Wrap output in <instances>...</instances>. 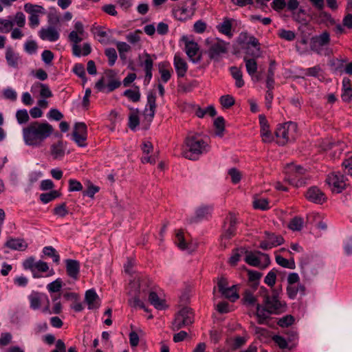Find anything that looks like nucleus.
<instances>
[{
  "label": "nucleus",
  "mask_w": 352,
  "mask_h": 352,
  "mask_svg": "<svg viewBox=\"0 0 352 352\" xmlns=\"http://www.w3.org/2000/svg\"><path fill=\"white\" fill-rule=\"evenodd\" d=\"M219 101L223 108L228 109L234 105L235 100L233 96L227 94L221 96Z\"/></svg>",
  "instance_id": "nucleus-52"
},
{
  "label": "nucleus",
  "mask_w": 352,
  "mask_h": 352,
  "mask_svg": "<svg viewBox=\"0 0 352 352\" xmlns=\"http://www.w3.org/2000/svg\"><path fill=\"white\" fill-rule=\"evenodd\" d=\"M278 35L283 39L288 41L294 40L296 34L292 30H287L285 29H280L278 30Z\"/></svg>",
  "instance_id": "nucleus-55"
},
{
  "label": "nucleus",
  "mask_w": 352,
  "mask_h": 352,
  "mask_svg": "<svg viewBox=\"0 0 352 352\" xmlns=\"http://www.w3.org/2000/svg\"><path fill=\"white\" fill-rule=\"evenodd\" d=\"M151 281L144 276H136L131 280L129 283V294L131 296L129 300V304L133 307H140L144 311H148L144 304L140 300V297L142 294H146L150 287Z\"/></svg>",
  "instance_id": "nucleus-3"
},
{
  "label": "nucleus",
  "mask_w": 352,
  "mask_h": 352,
  "mask_svg": "<svg viewBox=\"0 0 352 352\" xmlns=\"http://www.w3.org/2000/svg\"><path fill=\"white\" fill-rule=\"evenodd\" d=\"M16 118L19 124H25L29 121L30 117L26 109H19L16 112Z\"/></svg>",
  "instance_id": "nucleus-49"
},
{
  "label": "nucleus",
  "mask_w": 352,
  "mask_h": 352,
  "mask_svg": "<svg viewBox=\"0 0 352 352\" xmlns=\"http://www.w3.org/2000/svg\"><path fill=\"white\" fill-rule=\"evenodd\" d=\"M53 131L54 128L49 123L36 121L22 129L23 139L27 146L40 147Z\"/></svg>",
  "instance_id": "nucleus-2"
},
{
  "label": "nucleus",
  "mask_w": 352,
  "mask_h": 352,
  "mask_svg": "<svg viewBox=\"0 0 352 352\" xmlns=\"http://www.w3.org/2000/svg\"><path fill=\"white\" fill-rule=\"evenodd\" d=\"M62 287V281L60 278H57L54 281L47 285V289L50 292H57L60 291Z\"/></svg>",
  "instance_id": "nucleus-60"
},
{
  "label": "nucleus",
  "mask_w": 352,
  "mask_h": 352,
  "mask_svg": "<svg viewBox=\"0 0 352 352\" xmlns=\"http://www.w3.org/2000/svg\"><path fill=\"white\" fill-rule=\"evenodd\" d=\"M212 208L208 206H200L195 212L196 218L203 219L207 218L211 213Z\"/></svg>",
  "instance_id": "nucleus-47"
},
{
  "label": "nucleus",
  "mask_w": 352,
  "mask_h": 352,
  "mask_svg": "<svg viewBox=\"0 0 352 352\" xmlns=\"http://www.w3.org/2000/svg\"><path fill=\"white\" fill-rule=\"evenodd\" d=\"M87 36V34L85 32L83 24L80 21H76L74 24V30L69 33L68 38L72 44H78Z\"/></svg>",
  "instance_id": "nucleus-14"
},
{
  "label": "nucleus",
  "mask_w": 352,
  "mask_h": 352,
  "mask_svg": "<svg viewBox=\"0 0 352 352\" xmlns=\"http://www.w3.org/2000/svg\"><path fill=\"white\" fill-rule=\"evenodd\" d=\"M24 10L26 12L30 13V15L44 13V8L42 6L30 3L24 5Z\"/></svg>",
  "instance_id": "nucleus-44"
},
{
  "label": "nucleus",
  "mask_w": 352,
  "mask_h": 352,
  "mask_svg": "<svg viewBox=\"0 0 352 352\" xmlns=\"http://www.w3.org/2000/svg\"><path fill=\"white\" fill-rule=\"evenodd\" d=\"M181 41L184 45V51L190 60L193 63H199L201 60V54L197 43L191 36L187 35L182 36Z\"/></svg>",
  "instance_id": "nucleus-7"
},
{
  "label": "nucleus",
  "mask_w": 352,
  "mask_h": 352,
  "mask_svg": "<svg viewBox=\"0 0 352 352\" xmlns=\"http://www.w3.org/2000/svg\"><path fill=\"white\" fill-rule=\"evenodd\" d=\"M35 272H36L37 273L48 272L46 276H52L55 274L54 270L52 268L50 269L48 264L46 262L43 261L41 260L36 261Z\"/></svg>",
  "instance_id": "nucleus-35"
},
{
  "label": "nucleus",
  "mask_w": 352,
  "mask_h": 352,
  "mask_svg": "<svg viewBox=\"0 0 352 352\" xmlns=\"http://www.w3.org/2000/svg\"><path fill=\"white\" fill-rule=\"evenodd\" d=\"M276 261L279 265L285 268L294 270L296 267L295 262L293 259L288 260L280 255L276 256Z\"/></svg>",
  "instance_id": "nucleus-42"
},
{
  "label": "nucleus",
  "mask_w": 352,
  "mask_h": 352,
  "mask_svg": "<svg viewBox=\"0 0 352 352\" xmlns=\"http://www.w3.org/2000/svg\"><path fill=\"white\" fill-rule=\"evenodd\" d=\"M342 166L344 168L345 173L352 176V156L344 160L342 163Z\"/></svg>",
  "instance_id": "nucleus-64"
},
{
  "label": "nucleus",
  "mask_w": 352,
  "mask_h": 352,
  "mask_svg": "<svg viewBox=\"0 0 352 352\" xmlns=\"http://www.w3.org/2000/svg\"><path fill=\"white\" fill-rule=\"evenodd\" d=\"M6 246L14 250H25L28 248V244L23 239H10L6 243Z\"/></svg>",
  "instance_id": "nucleus-29"
},
{
  "label": "nucleus",
  "mask_w": 352,
  "mask_h": 352,
  "mask_svg": "<svg viewBox=\"0 0 352 352\" xmlns=\"http://www.w3.org/2000/svg\"><path fill=\"white\" fill-rule=\"evenodd\" d=\"M327 183L334 193L341 192L347 186L346 179L340 173H332L327 176Z\"/></svg>",
  "instance_id": "nucleus-10"
},
{
  "label": "nucleus",
  "mask_w": 352,
  "mask_h": 352,
  "mask_svg": "<svg viewBox=\"0 0 352 352\" xmlns=\"http://www.w3.org/2000/svg\"><path fill=\"white\" fill-rule=\"evenodd\" d=\"M159 72L160 74L161 80L166 83L171 77V72L170 69L166 68V63H161L159 65Z\"/></svg>",
  "instance_id": "nucleus-41"
},
{
  "label": "nucleus",
  "mask_w": 352,
  "mask_h": 352,
  "mask_svg": "<svg viewBox=\"0 0 352 352\" xmlns=\"http://www.w3.org/2000/svg\"><path fill=\"white\" fill-rule=\"evenodd\" d=\"M111 43L116 44L120 58L125 60L126 58V54L131 50V46L126 42L117 41L116 40H113Z\"/></svg>",
  "instance_id": "nucleus-32"
},
{
  "label": "nucleus",
  "mask_w": 352,
  "mask_h": 352,
  "mask_svg": "<svg viewBox=\"0 0 352 352\" xmlns=\"http://www.w3.org/2000/svg\"><path fill=\"white\" fill-rule=\"evenodd\" d=\"M36 261L33 256H30L23 261L22 265L24 270H30L34 278H41L43 276L35 272Z\"/></svg>",
  "instance_id": "nucleus-28"
},
{
  "label": "nucleus",
  "mask_w": 352,
  "mask_h": 352,
  "mask_svg": "<svg viewBox=\"0 0 352 352\" xmlns=\"http://www.w3.org/2000/svg\"><path fill=\"white\" fill-rule=\"evenodd\" d=\"M283 242L284 239L281 236L267 233L266 240L260 243V248L263 250H269L283 244Z\"/></svg>",
  "instance_id": "nucleus-18"
},
{
  "label": "nucleus",
  "mask_w": 352,
  "mask_h": 352,
  "mask_svg": "<svg viewBox=\"0 0 352 352\" xmlns=\"http://www.w3.org/2000/svg\"><path fill=\"white\" fill-rule=\"evenodd\" d=\"M305 197L309 201L316 204H322L327 199L325 194L316 186L310 187L306 192Z\"/></svg>",
  "instance_id": "nucleus-13"
},
{
  "label": "nucleus",
  "mask_w": 352,
  "mask_h": 352,
  "mask_svg": "<svg viewBox=\"0 0 352 352\" xmlns=\"http://www.w3.org/2000/svg\"><path fill=\"white\" fill-rule=\"evenodd\" d=\"M38 89L40 90V96L42 98H51L52 96V93L46 84L35 82L32 85L30 90L32 92H34Z\"/></svg>",
  "instance_id": "nucleus-27"
},
{
  "label": "nucleus",
  "mask_w": 352,
  "mask_h": 352,
  "mask_svg": "<svg viewBox=\"0 0 352 352\" xmlns=\"http://www.w3.org/2000/svg\"><path fill=\"white\" fill-rule=\"evenodd\" d=\"M303 226V219L300 217H295L292 219L289 228L293 231H299Z\"/></svg>",
  "instance_id": "nucleus-54"
},
{
  "label": "nucleus",
  "mask_w": 352,
  "mask_h": 352,
  "mask_svg": "<svg viewBox=\"0 0 352 352\" xmlns=\"http://www.w3.org/2000/svg\"><path fill=\"white\" fill-rule=\"evenodd\" d=\"M253 206L254 208L262 210H265L270 208L268 200L265 198H254Z\"/></svg>",
  "instance_id": "nucleus-45"
},
{
  "label": "nucleus",
  "mask_w": 352,
  "mask_h": 352,
  "mask_svg": "<svg viewBox=\"0 0 352 352\" xmlns=\"http://www.w3.org/2000/svg\"><path fill=\"white\" fill-rule=\"evenodd\" d=\"M230 69L232 76L235 80L236 87L238 88L243 87L245 82L243 79V74L241 69L236 67H231Z\"/></svg>",
  "instance_id": "nucleus-31"
},
{
  "label": "nucleus",
  "mask_w": 352,
  "mask_h": 352,
  "mask_svg": "<svg viewBox=\"0 0 352 352\" xmlns=\"http://www.w3.org/2000/svg\"><path fill=\"white\" fill-rule=\"evenodd\" d=\"M232 19L224 18L223 21L217 25V29L219 32L231 38L233 36L232 32Z\"/></svg>",
  "instance_id": "nucleus-25"
},
{
  "label": "nucleus",
  "mask_w": 352,
  "mask_h": 352,
  "mask_svg": "<svg viewBox=\"0 0 352 352\" xmlns=\"http://www.w3.org/2000/svg\"><path fill=\"white\" fill-rule=\"evenodd\" d=\"M294 322V318L291 315H287L283 318H281L278 322V324L281 327H287L293 324Z\"/></svg>",
  "instance_id": "nucleus-63"
},
{
  "label": "nucleus",
  "mask_w": 352,
  "mask_h": 352,
  "mask_svg": "<svg viewBox=\"0 0 352 352\" xmlns=\"http://www.w3.org/2000/svg\"><path fill=\"white\" fill-rule=\"evenodd\" d=\"M226 221H227L225 223V229L223 237L229 239L235 233L236 219L233 214H230Z\"/></svg>",
  "instance_id": "nucleus-22"
},
{
  "label": "nucleus",
  "mask_w": 352,
  "mask_h": 352,
  "mask_svg": "<svg viewBox=\"0 0 352 352\" xmlns=\"http://www.w3.org/2000/svg\"><path fill=\"white\" fill-rule=\"evenodd\" d=\"M208 144L197 135H189L185 140V149L183 155L190 160H197L200 155L209 151Z\"/></svg>",
  "instance_id": "nucleus-4"
},
{
  "label": "nucleus",
  "mask_w": 352,
  "mask_h": 352,
  "mask_svg": "<svg viewBox=\"0 0 352 352\" xmlns=\"http://www.w3.org/2000/svg\"><path fill=\"white\" fill-rule=\"evenodd\" d=\"M192 322L193 315L191 309L188 307H184L176 314L175 320L172 323V329L177 331L191 324Z\"/></svg>",
  "instance_id": "nucleus-8"
},
{
  "label": "nucleus",
  "mask_w": 352,
  "mask_h": 352,
  "mask_svg": "<svg viewBox=\"0 0 352 352\" xmlns=\"http://www.w3.org/2000/svg\"><path fill=\"white\" fill-rule=\"evenodd\" d=\"M329 41L330 35L327 32H324L314 38V43L315 46H325L329 43Z\"/></svg>",
  "instance_id": "nucleus-34"
},
{
  "label": "nucleus",
  "mask_w": 352,
  "mask_h": 352,
  "mask_svg": "<svg viewBox=\"0 0 352 352\" xmlns=\"http://www.w3.org/2000/svg\"><path fill=\"white\" fill-rule=\"evenodd\" d=\"M87 126L83 122L76 123L72 133V139L80 147L87 146Z\"/></svg>",
  "instance_id": "nucleus-11"
},
{
  "label": "nucleus",
  "mask_w": 352,
  "mask_h": 352,
  "mask_svg": "<svg viewBox=\"0 0 352 352\" xmlns=\"http://www.w3.org/2000/svg\"><path fill=\"white\" fill-rule=\"evenodd\" d=\"M66 148L65 144L58 141L50 146V155L53 160H60L65 155Z\"/></svg>",
  "instance_id": "nucleus-19"
},
{
  "label": "nucleus",
  "mask_w": 352,
  "mask_h": 352,
  "mask_svg": "<svg viewBox=\"0 0 352 352\" xmlns=\"http://www.w3.org/2000/svg\"><path fill=\"white\" fill-rule=\"evenodd\" d=\"M60 194L56 190H52L49 192L42 193L40 195L41 201L44 204H47L50 201L54 200L56 197H59Z\"/></svg>",
  "instance_id": "nucleus-48"
},
{
  "label": "nucleus",
  "mask_w": 352,
  "mask_h": 352,
  "mask_svg": "<svg viewBox=\"0 0 352 352\" xmlns=\"http://www.w3.org/2000/svg\"><path fill=\"white\" fill-rule=\"evenodd\" d=\"M214 125L216 128L215 135L219 137L223 135V133L224 131V119L223 117H218L214 121Z\"/></svg>",
  "instance_id": "nucleus-53"
},
{
  "label": "nucleus",
  "mask_w": 352,
  "mask_h": 352,
  "mask_svg": "<svg viewBox=\"0 0 352 352\" xmlns=\"http://www.w3.org/2000/svg\"><path fill=\"white\" fill-rule=\"evenodd\" d=\"M147 292H148V301L155 309L163 310L166 308L165 300L160 298L155 292L148 289Z\"/></svg>",
  "instance_id": "nucleus-24"
},
{
  "label": "nucleus",
  "mask_w": 352,
  "mask_h": 352,
  "mask_svg": "<svg viewBox=\"0 0 352 352\" xmlns=\"http://www.w3.org/2000/svg\"><path fill=\"white\" fill-rule=\"evenodd\" d=\"M124 96L133 102H138L140 98V92L137 87L135 89H127L124 92Z\"/></svg>",
  "instance_id": "nucleus-50"
},
{
  "label": "nucleus",
  "mask_w": 352,
  "mask_h": 352,
  "mask_svg": "<svg viewBox=\"0 0 352 352\" xmlns=\"http://www.w3.org/2000/svg\"><path fill=\"white\" fill-rule=\"evenodd\" d=\"M140 124V119L138 117V113L132 112L129 118V126L131 129L135 130Z\"/></svg>",
  "instance_id": "nucleus-56"
},
{
  "label": "nucleus",
  "mask_w": 352,
  "mask_h": 352,
  "mask_svg": "<svg viewBox=\"0 0 352 352\" xmlns=\"http://www.w3.org/2000/svg\"><path fill=\"white\" fill-rule=\"evenodd\" d=\"M173 65L178 78H183L188 71V64L180 53H176L173 58Z\"/></svg>",
  "instance_id": "nucleus-16"
},
{
  "label": "nucleus",
  "mask_w": 352,
  "mask_h": 352,
  "mask_svg": "<svg viewBox=\"0 0 352 352\" xmlns=\"http://www.w3.org/2000/svg\"><path fill=\"white\" fill-rule=\"evenodd\" d=\"M221 294L226 298L230 300L232 302L236 301L239 299V296L236 292V285H232L226 289Z\"/></svg>",
  "instance_id": "nucleus-40"
},
{
  "label": "nucleus",
  "mask_w": 352,
  "mask_h": 352,
  "mask_svg": "<svg viewBox=\"0 0 352 352\" xmlns=\"http://www.w3.org/2000/svg\"><path fill=\"white\" fill-rule=\"evenodd\" d=\"M104 54L108 58V63L110 66H113L117 58L118 55L116 50L113 47H109L105 49Z\"/></svg>",
  "instance_id": "nucleus-51"
},
{
  "label": "nucleus",
  "mask_w": 352,
  "mask_h": 352,
  "mask_svg": "<svg viewBox=\"0 0 352 352\" xmlns=\"http://www.w3.org/2000/svg\"><path fill=\"white\" fill-rule=\"evenodd\" d=\"M227 52V43L223 41H217L210 47L208 54L211 59L218 60Z\"/></svg>",
  "instance_id": "nucleus-15"
},
{
  "label": "nucleus",
  "mask_w": 352,
  "mask_h": 352,
  "mask_svg": "<svg viewBox=\"0 0 352 352\" xmlns=\"http://www.w3.org/2000/svg\"><path fill=\"white\" fill-rule=\"evenodd\" d=\"M38 36L43 41L54 42L59 38L60 34L54 27L47 26L41 28L38 32Z\"/></svg>",
  "instance_id": "nucleus-17"
},
{
  "label": "nucleus",
  "mask_w": 352,
  "mask_h": 352,
  "mask_svg": "<svg viewBox=\"0 0 352 352\" xmlns=\"http://www.w3.org/2000/svg\"><path fill=\"white\" fill-rule=\"evenodd\" d=\"M297 133V125L293 122H289L280 124L275 132L277 142L280 145H285L286 143L296 139Z\"/></svg>",
  "instance_id": "nucleus-5"
},
{
  "label": "nucleus",
  "mask_w": 352,
  "mask_h": 352,
  "mask_svg": "<svg viewBox=\"0 0 352 352\" xmlns=\"http://www.w3.org/2000/svg\"><path fill=\"white\" fill-rule=\"evenodd\" d=\"M248 279L251 283L250 287L254 290H256L258 286L259 280L262 276V274L257 271H254V270H249L248 272Z\"/></svg>",
  "instance_id": "nucleus-33"
},
{
  "label": "nucleus",
  "mask_w": 352,
  "mask_h": 352,
  "mask_svg": "<svg viewBox=\"0 0 352 352\" xmlns=\"http://www.w3.org/2000/svg\"><path fill=\"white\" fill-rule=\"evenodd\" d=\"M195 114L198 118H204L206 115L213 117L217 114V111L212 105H210L205 109L198 107L195 111Z\"/></svg>",
  "instance_id": "nucleus-37"
},
{
  "label": "nucleus",
  "mask_w": 352,
  "mask_h": 352,
  "mask_svg": "<svg viewBox=\"0 0 352 352\" xmlns=\"http://www.w3.org/2000/svg\"><path fill=\"white\" fill-rule=\"evenodd\" d=\"M37 48V44L34 41H27L24 44L25 50L30 54H35Z\"/></svg>",
  "instance_id": "nucleus-62"
},
{
  "label": "nucleus",
  "mask_w": 352,
  "mask_h": 352,
  "mask_svg": "<svg viewBox=\"0 0 352 352\" xmlns=\"http://www.w3.org/2000/svg\"><path fill=\"white\" fill-rule=\"evenodd\" d=\"M175 243L180 250H184L188 248V243L186 242L182 231H178L176 233Z\"/></svg>",
  "instance_id": "nucleus-46"
},
{
  "label": "nucleus",
  "mask_w": 352,
  "mask_h": 352,
  "mask_svg": "<svg viewBox=\"0 0 352 352\" xmlns=\"http://www.w3.org/2000/svg\"><path fill=\"white\" fill-rule=\"evenodd\" d=\"M245 261L250 265L254 267H261V261L257 255L252 252H246Z\"/></svg>",
  "instance_id": "nucleus-43"
},
{
  "label": "nucleus",
  "mask_w": 352,
  "mask_h": 352,
  "mask_svg": "<svg viewBox=\"0 0 352 352\" xmlns=\"http://www.w3.org/2000/svg\"><path fill=\"white\" fill-rule=\"evenodd\" d=\"M14 23L12 21L8 19H0V32H10Z\"/></svg>",
  "instance_id": "nucleus-59"
},
{
  "label": "nucleus",
  "mask_w": 352,
  "mask_h": 352,
  "mask_svg": "<svg viewBox=\"0 0 352 352\" xmlns=\"http://www.w3.org/2000/svg\"><path fill=\"white\" fill-rule=\"evenodd\" d=\"M6 58L9 66L16 67L19 60L18 54H16L10 47H8L6 52Z\"/></svg>",
  "instance_id": "nucleus-30"
},
{
  "label": "nucleus",
  "mask_w": 352,
  "mask_h": 352,
  "mask_svg": "<svg viewBox=\"0 0 352 352\" xmlns=\"http://www.w3.org/2000/svg\"><path fill=\"white\" fill-rule=\"evenodd\" d=\"M243 60L245 63V68L248 74L252 77V80L256 79V80H259V78L258 76H255L258 66L257 63L254 58H249L246 56L243 58Z\"/></svg>",
  "instance_id": "nucleus-26"
},
{
  "label": "nucleus",
  "mask_w": 352,
  "mask_h": 352,
  "mask_svg": "<svg viewBox=\"0 0 352 352\" xmlns=\"http://www.w3.org/2000/svg\"><path fill=\"white\" fill-rule=\"evenodd\" d=\"M65 263L68 276L74 280H77L80 272L79 262L76 260L67 259Z\"/></svg>",
  "instance_id": "nucleus-23"
},
{
  "label": "nucleus",
  "mask_w": 352,
  "mask_h": 352,
  "mask_svg": "<svg viewBox=\"0 0 352 352\" xmlns=\"http://www.w3.org/2000/svg\"><path fill=\"white\" fill-rule=\"evenodd\" d=\"M14 24H16L19 28H23L25 24V16L21 12H18L16 13L14 21H12Z\"/></svg>",
  "instance_id": "nucleus-61"
},
{
  "label": "nucleus",
  "mask_w": 352,
  "mask_h": 352,
  "mask_svg": "<svg viewBox=\"0 0 352 352\" xmlns=\"http://www.w3.org/2000/svg\"><path fill=\"white\" fill-rule=\"evenodd\" d=\"M85 300L89 309H96L100 305V299L94 289H89L85 292Z\"/></svg>",
  "instance_id": "nucleus-21"
},
{
  "label": "nucleus",
  "mask_w": 352,
  "mask_h": 352,
  "mask_svg": "<svg viewBox=\"0 0 352 352\" xmlns=\"http://www.w3.org/2000/svg\"><path fill=\"white\" fill-rule=\"evenodd\" d=\"M276 274L274 270L270 271L264 278V282L268 286L272 287L276 283Z\"/></svg>",
  "instance_id": "nucleus-57"
},
{
  "label": "nucleus",
  "mask_w": 352,
  "mask_h": 352,
  "mask_svg": "<svg viewBox=\"0 0 352 352\" xmlns=\"http://www.w3.org/2000/svg\"><path fill=\"white\" fill-rule=\"evenodd\" d=\"M261 136L263 141L266 143L272 142L274 139L269 126L261 129Z\"/></svg>",
  "instance_id": "nucleus-58"
},
{
  "label": "nucleus",
  "mask_w": 352,
  "mask_h": 352,
  "mask_svg": "<svg viewBox=\"0 0 352 352\" xmlns=\"http://www.w3.org/2000/svg\"><path fill=\"white\" fill-rule=\"evenodd\" d=\"M305 172L306 170L301 166L287 164L285 168V180L296 187L302 186L305 184V179L302 177Z\"/></svg>",
  "instance_id": "nucleus-6"
},
{
  "label": "nucleus",
  "mask_w": 352,
  "mask_h": 352,
  "mask_svg": "<svg viewBox=\"0 0 352 352\" xmlns=\"http://www.w3.org/2000/svg\"><path fill=\"white\" fill-rule=\"evenodd\" d=\"M28 300L30 302V307L33 310H38L41 307L43 302H47V305L42 309V311L45 314H51L50 311V300L47 296L38 292H32L28 296Z\"/></svg>",
  "instance_id": "nucleus-9"
},
{
  "label": "nucleus",
  "mask_w": 352,
  "mask_h": 352,
  "mask_svg": "<svg viewBox=\"0 0 352 352\" xmlns=\"http://www.w3.org/2000/svg\"><path fill=\"white\" fill-rule=\"evenodd\" d=\"M43 253L45 256L51 257L55 263L59 264L60 256L55 248H54L52 246H46L43 248Z\"/></svg>",
  "instance_id": "nucleus-39"
},
{
  "label": "nucleus",
  "mask_w": 352,
  "mask_h": 352,
  "mask_svg": "<svg viewBox=\"0 0 352 352\" xmlns=\"http://www.w3.org/2000/svg\"><path fill=\"white\" fill-rule=\"evenodd\" d=\"M274 72H275V65H274V62H272L268 68L267 76V79H266V86H267V89H269L270 90H272L274 89Z\"/></svg>",
  "instance_id": "nucleus-38"
},
{
  "label": "nucleus",
  "mask_w": 352,
  "mask_h": 352,
  "mask_svg": "<svg viewBox=\"0 0 352 352\" xmlns=\"http://www.w3.org/2000/svg\"><path fill=\"white\" fill-rule=\"evenodd\" d=\"M142 62L141 65L144 67L146 73L144 82L148 83L152 78V70L153 67V59L151 56L145 53L142 56Z\"/></svg>",
  "instance_id": "nucleus-20"
},
{
  "label": "nucleus",
  "mask_w": 352,
  "mask_h": 352,
  "mask_svg": "<svg viewBox=\"0 0 352 352\" xmlns=\"http://www.w3.org/2000/svg\"><path fill=\"white\" fill-rule=\"evenodd\" d=\"M156 109L155 96L153 94H149L147 96V104L143 112L142 122H144L146 126L150 125L152 122Z\"/></svg>",
  "instance_id": "nucleus-12"
},
{
  "label": "nucleus",
  "mask_w": 352,
  "mask_h": 352,
  "mask_svg": "<svg viewBox=\"0 0 352 352\" xmlns=\"http://www.w3.org/2000/svg\"><path fill=\"white\" fill-rule=\"evenodd\" d=\"M264 292L261 304H256V316L259 324H264L272 315H278L286 311L287 305L281 300L280 292L276 289L270 294L265 287H261Z\"/></svg>",
  "instance_id": "nucleus-1"
},
{
  "label": "nucleus",
  "mask_w": 352,
  "mask_h": 352,
  "mask_svg": "<svg viewBox=\"0 0 352 352\" xmlns=\"http://www.w3.org/2000/svg\"><path fill=\"white\" fill-rule=\"evenodd\" d=\"M254 291L255 290H254L253 289L252 290H251L250 289H246L244 291L243 299L245 305H254L257 304V298L254 295Z\"/></svg>",
  "instance_id": "nucleus-36"
}]
</instances>
